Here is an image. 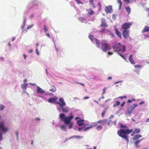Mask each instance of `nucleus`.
<instances>
[{
  "label": "nucleus",
  "instance_id": "nucleus-1",
  "mask_svg": "<svg viewBox=\"0 0 149 149\" xmlns=\"http://www.w3.org/2000/svg\"><path fill=\"white\" fill-rule=\"evenodd\" d=\"M118 127H120L121 129L118 130L117 134L126 140L127 142V145L129 142L127 135L132 132L133 129L129 130L127 126L120 123H118Z\"/></svg>",
  "mask_w": 149,
  "mask_h": 149
},
{
  "label": "nucleus",
  "instance_id": "nucleus-2",
  "mask_svg": "<svg viewBox=\"0 0 149 149\" xmlns=\"http://www.w3.org/2000/svg\"><path fill=\"white\" fill-rule=\"evenodd\" d=\"M77 123L79 126H85L84 127H79L78 130L79 131H86L93 127V126L91 125L87 126L88 124H85L84 122H77Z\"/></svg>",
  "mask_w": 149,
  "mask_h": 149
},
{
  "label": "nucleus",
  "instance_id": "nucleus-3",
  "mask_svg": "<svg viewBox=\"0 0 149 149\" xmlns=\"http://www.w3.org/2000/svg\"><path fill=\"white\" fill-rule=\"evenodd\" d=\"M4 122H0V141L3 140V135L7 133L8 130V127L4 125Z\"/></svg>",
  "mask_w": 149,
  "mask_h": 149
},
{
  "label": "nucleus",
  "instance_id": "nucleus-4",
  "mask_svg": "<svg viewBox=\"0 0 149 149\" xmlns=\"http://www.w3.org/2000/svg\"><path fill=\"white\" fill-rule=\"evenodd\" d=\"M113 47L115 49V51H122L124 52L125 50V46L121 45L120 43H117L114 46H113Z\"/></svg>",
  "mask_w": 149,
  "mask_h": 149
},
{
  "label": "nucleus",
  "instance_id": "nucleus-5",
  "mask_svg": "<svg viewBox=\"0 0 149 149\" xmlns=\"http://www.w3.org/2000/svg\"><path fill=\"white\" fill-rule=\"evenodd\" d=\"M102 49L104 52L109 50L111 49V47L107 43L102 42L101 43Z\"/></svg>",
  "mask_w": 149,
  "mask_h": 149
},
{
  "label": "nucleus",
  "instance_id": "nucleus-6",
  "mask_svg": "<svg viewBox=\"0 0 149 149\" xmlns=\"http://www.w3.org/2000/svg\"><path fill=\"white\" fill-rule=\"evenodd\" d=\"M132 25V22L124 23L122 25V28L124 30H127L130 28Z\"/></svg>",
  "mask_w": 149,
  "mask_h": 149
},
{
  "label": "nucleus",
  "instance_id": "nucleus-7",
  "mask_svg": "<svg viewBox=\"0 0 149 149\" xmlns=\"http://www.w3.org/2000/svg\"><path fill=\"white\" fill-rule=\"evenodd\" d=\"M133 106L131 105L130 107H128L127 111L128 114H131L133 109L138 106L137 104H133Z\"/></svg>",
  "mask_w": 149,
  "mask_h": 149
},
{
  "label": "nucleus",
  "instance_id": "nucleus-8",
  "mask_svg": "<svg viewBox=\"0 0 149 149\" xmlns=\"http://www.w3.org/2000/svg\"><path fill=\"white\" fill-rule=\"evenodd\" d=\"M130 31L128 30H124L122 32V35L125 38H128L130 37Z\"/></svg>",
  "mask_w": 149,
  "mask_h": 149
},
{
  "label": "nucleus",
  "instance_id": "nucleus-9",
  "mask_svg": "<svg viewBox=\"0 0 149 149\" xmlns=\"http://www.w3.org/2000/svg\"><path fill=\"white\" fill-rule=\"evenodd\" d=\"M105 11L107 14L111 13L113 12L112 6L110 5L106 6L105 9Z\"/></svg>",
  "mask_w": 149,
  "mask_h": 149
},
{
  "label": "nucleus",
  "instance_id": "nucleus-10",
  "mask_svg": "<svg viewBox=\"0 0 149 149\" xmlns=\"http://www.w3.org/2000/svg\"><path fill=\"white\" fill-rule=\"evenodd\" d=\"M59 101L60 102H57V104H59L60 107H62L64 106L66 104L64 100L62 98H60L59 99Z\"/></svg>",
  "mask_w": 149,
  "mask_h": 149
},
{
  "label": "nucleus",
  "instance_id": "nucleus-11",
  "mask_svg": "<svg viewBox=\"0 0 149 149\" xmlns=\"http://www.w3.org/2000/svg\"><path fill=\"white\" fill-rule=\"evenodd\" d=\"M101 24L100 25V27H107L108 26L107 22H106V20L105 18H102L101 19Z\"/></svg>",
  "mask_w": 149,
  "mask_h": 149
},
{
  "label": "nucleus",
  "instance_id": "nucleus-12",
  "mask_svg": "<svg viewBox=\"0 0 149 149\" xmlns=\"http://www.w3.org/2000/svg\"><path fill=\"white\" fill-rule=\"evenodd\" d=\"M58 98L56 96H55L53 98H49L48 99V101L50 103L53 102L54 103H56L57 102L56 101L58 100Z\"/></svg>",
  "mask_w": 149,
  "mask_h": 149
},
{
  "label": "nucleus",
  "instance_id": "nucleus-13",
  "mask_svg": "<svg viewBox=\"0 0 149 149\" xmlns=\"http://www.w3.org/2000/svg\"><path fill=\"white\" fill-rule=\"evenodd\" d=\"M57 126L60 127V129L61 130L64 131H66V125L65 124V122H64V123L63 125H61L60 126H59V125H58Z\"/></svg>",
  "mask_w": 149,
  "mask_h": 149
},
{
  "label": "nucleus",
  "instance_id": "nucleus-14",
  "mask_svg": "<svg viewBox=\"0 0 149 149\" xmlns=\"http://www.w3.org/2000/svg\"><path fill=\"white\" fill-rule=\"evenodd\" d=\"M65 122V124L66 125V126L68 125L70 129H71L72 127L73 123L72 122Z\"/></svg>",
  "mask_w": 149,
  "mask_h": 149
},
{
  "label": "nucleus",
  "instance_id": "nucleus-15",
  "mask_svg": "<svg viewBox=\"0 0 149 149\" xmlns=\"http://www.w3.org/2000/svg\"><path fill=\"white\" fill-rule=\"evenodd\" d=\"M142 136V135L140 134H137L134 136L132 138V139L134 141L135 140H137L138 139L140 138Z\"/></svg>",
  "mask_w": 149,
  "mask_h": 149
},
{
  "label": "nucleus",
  "instance_id": "nucleus-16",
  "mask_svg": "<svg viewBox=\"0 0 149 149\" xmlns=\"http://www.w3.org/2000/svg\"><path fill=\"white\" fill-rule=\"evenodd\" d=\"M129 60L130 62L132 64L134 65L135 64V62L134 60L132 59V55H130L129 58Z\"/></svg>",
  "mask_w": 149,
  "mask_h": 149
},
{
  "label": "nucleus",
  "instance_id": "nucleus-17",
  "mask_svg": "<svg viewBox=\"0 0 149 149\" xmlns=\"http://www.w3.org/2000/svg\"><path fill=\"white\" fill-rule=\"evenodd\" d=\"M115 33L119 37L121 38V33L117 29L115 28Z\"/></svg>",
  "mask_w": 149,
  "mask_h": 149
},
{
  "label": "nucleus",
  "instance_id": "nucleus-18",
  "mask_svg": "<svg viewBox=\"0 0 149 149\" xmlns=\"http://www.w3.org/2000/svg\"><path fill=\"white\" fill-rule=\"evenodd\" d=\"M148 31H149V26H146L144 27V28L142 31L143 33Z\"/></svg>",
  "mask_w": 149,
  "mask_h": 149
},
{
  "label": "nucleus",
  "instance_id": "nucleus-19",
  "mask_svg": "<svg viewBox=\"0 0 149 149\" xmlns=\"http://www.w3.org/2000/svg\"><path fill=\"white\" fill-rule=\"evenodd\" d=\"M37 88V93H45L44 91L39 87L38 86Z\"/></svg>",
  "mask_w": 149,
  "mask_h": 149
},
{
  "label": "nucleus",
  "instance_id": "nucleus-20",
  "mask_svg": "<svg viewBox=\"0 0 149 149\" xmlns=\"http://www.w3.org/2000/svg\"><path fill=\"white\" fill-rule=\"evenodd\" d=\"M73 118L74 116L72 115H71L69 117H66L65 118V120L64 121H70Z\"/></svg>",
  "mask_w": 149,
  "mask_h": 149
},
{
  "label": "nucleus",
  "instance_id": "nucleus-21",
  "mask_svg": "<svg viewBox=\"0 0 149 149\" xmlns=\"http://www.w3.org/2000/svg\"><path fill=\"white\" fill-rule=\"evenodd\" d=\"M144 139V138H143L141 139H140L139 140H136V141L134 143V144L135 145V146L136 147H139V146H138V144L140 143V142H141Z\"/></svg>",
  "mask_w": 149,
  "mask_h": 149
},
{
  "label": "nucleus",
  "instance_id": "nucleus-22",
  "mask_svg": "<svg viewBox=\"0 0 149 149\" xmlns=\"http://www.w3.org/2000/svg\"><path fill=\"white\" fill-rule=\"evenodd\" d=\"M59 117L62 120V121H64L65 120V115L64 113H61L60 114Z\"/></svg>",
  "mask_w": 149,
  "mask_h": 149
},
{
  "label": "nucleus",
  "instance_id": "nucleus-23",
  "mask_svg": "<svg viewBox=\"0 0 149 149\" xmlns=\"http://www.w3.org/2000/svg\"><path fill=\"white\" fill-rule=\"evenodd\" d=\"M51 89L49 90V91H50L54 92L56 91V88L54 85H52L51 86Z\"/></svg>",
  "mask_w": 149,
  "mask_h": 149
},
{
  "label": "nucleus",
  "instance_id": "nucleus-24",
  "mask_svg": "<svg viewBox=\"0 0 149 149\" xmlns=\"http://www.w3.org/2000/svg\"><path fill=\"white\" fill-rule=\"evenodd\" d=\"M94 42L96 43V47L98 48H99L100 47V44L98 40L97 39H95V40L94 41Z\"/></svg>",
  "mask_w": 149,
  "mask_h": 149
},
{
  "label": "nucleus",
  "instance_id": "nucleus-25",
  "mask_svg": "<svg viewBox=\"0 0 149 149\" xmlns=\"http://www.w3.org/2000/svg\"><path fill=\"white\" fill-rule=\"evenodd\" d=\"M61 109L63 112H67L68 111V108H63V107H61L60 110Z\"/></svg>",
  "mask_w": 149,
  "mask_h": 149
},
{
  "label": "nucleus",
  "instance_id": "nucleus-26",
  "mask_svg": "<svg viewBox=\"0 0 149 149\" xmlns=\"http://www.w3.org/2000/svg\"><path fill=\"white\" fill-rule=\"evenodd\" d=\"M89 38L93 43H94V41L95 40V39H97L92 35H90L89 36Z\"/></svg>",
  "mask_w": 149,
  "mask_h": 149
},
{
  "label": "nucleus",
  "instance_id": "nucleus-27",
  "mask_svg": "<svg viewBox=\"0 0 149 149\" xmlns=\"http://www.w3.org/2000/svg\"><path fill=\"white\" fill-rule=\"evenodd\" d=\"M87 11H88V14L89 15H91L94 14V11L91 9L87 10Z\"/></svg>",
  "mask_w": 149,
  "mask_h": 149
},
{
  "label": "nucleus",
  "instance_id": "nucleus-28",
  "mask_svg": "<svg viewBox=\"0 0 149 149\" xmlns=\"http://www.w3.org/2000/svg\"><path fill=\"white\" fill-rule=\"evenodd\" d=\"M140 132L141 130L140 129L138 128H135L133 132V133H139Z\"/></svg>",
  "mask_w": 149,
  "mask_h": 149
},
{
  "label": "nucleus",
  "instance_id": "nucleus-29",
  "mask_svg": "<svg viewBox=\"0 0 149 149\" xmlns=\"http://www.w3.org/2000/svg\"><path fill=\"white\" fill-rule=\"evenodd\" d=\"M125 9L128 14L129 15L131 12V10L130 8L129 7L127 6L125 7Z\"/></svg>",
  "mask_w": 149,
  "mask_h": 149
},
{
  "label": "nucleus",
  "instance_id": "nucleus-30",
  "mask_svg": "<svg viewBox=\"0 0 149 149\" xmlns=\"http://www.w3.org/2000/svg\"><path fill=\"white\" fill-rule=\"evenodd\" d=\"M99 123L101 124H107L108 125H110V122H98Z\"/></svg>",
  "mask_w": 149,
  "mask_h": 149
},
{
  "label": "nucleus",
  "instance_id": "nucleus-31",
  "mask_svg": "<svg viewBox=\"0 0 149 149\" xmlns=\"http://www.w3.org/2000/svg\"><path fill=\"white\" fill-rule=\"evenodd\" d=\"M120 104V102L119 101H117L116 102V103L115 104H114L113 105V107H116L117 106L119 105Z\"/></svg>",
  "mask_w": 149,
  "mask_h": 149
},
{
  "label": "nucleus",
  "instance_id": "nucleus-32",
  "mask_svg": "<svg viewBox=\"0 0 149 149\" xmlns=\"http://www.w3.org/2000/svg\"><path fill=\"white\" fill-rule=\"evenodd\" d=\"M118 3L119 4V9L120 10L121 8V7L122 4V3L121 0H117Z\"/></svg>",
  "mask_w": 149,
  "mask_h": 149
},
{
  "label": "nucleus",
  "instance_id": "nucleus-33",
  "mask_svg": "<svg viewBox=\"0 0 149 149\" xmlns=\"http://www.w3.org/2000/svg\"><path fill=\"white\" fill-rule=\"evenodd\" d=\"M27 85V84H22L21 85V87L22 89H26V87Z\"/></svg>",
  "mask_w": 149,
  "mask_h": 149
},
{
  "label": "nucleus",
  "instance_id": "nucleus-34",
  "mask_svg": "<svg viewBox=\"0 0 149 149\" xmlns=\"http://www.w3.org/2000/svg\"><path fill=\"white\" fill-rule=\"evenodd\" d=\"M36 3H36V1L34 0V1H32L31 2V3L30 4V5L31 6H33V5L34 4Z\"/></svg>",
  "mask_w": 149,
  "mask_h": 149
},
{
  "label": "nucleus",
  "instance_id": "nucleus-35",
  "mask_svg": "<svg viewBox=\"0 0 149 149\" xmlns=\"http://www.w3.org/2000/svg\"><path fill=\"white\" fill-rule=\"evenodd\" d=\"M102 129V127L101 125L98 126L96 128V129L98 130H100Z\"/></svg>",
  "mask_w": 149,
  "mask_h": 149
},
{
  "label": "nucleus",
  "instance_id": "nucleus-36",
  "mask_svg": "<svg viewBox=\"0 0 149 149\" xmlns=\"http://www.w3.org/2000/svg\"><path fill=\"white\" fill-rule=\"evenodd\" d=\"M75 120H77V121H84V120H81L79 117H77L76 118H75Z\"/></svg>",
  "mask_w": 149,
  "mask_h": 149
},
{
  "label": "nucleus",
  "instance_id": "nucleus-37",
  "mask_svg": "<svg viewBox=\"0 0 149 149\" xmlns=\"http://www.w3.org/2000/svg\"><path fill=\"white\" fill-rule=\"evenodd\" d=\"M4 106L2 104H0V110L1 111L3 110L4 108Z\"/></svg>",
  "mask_w": 149,
  "mask_h": 149
},
{
  "label": "nucleus",
  "instance_id": "nucleus-38",
  "mask_svg": "<svg viewBox=\"0 0 149 149\" xmlns=\"http://www.w3.org/2000/svg\"><path fill=\"white\" fill-rule=\"evenodd\" d=\"M83 138V136H79L76 135V138L75 139H82Z\"/></svg>",
  "mask_w": 149,
  "mask_h": 149
},
{
  "label": "nucleus",
  "instance_id": "nucleus-39",
  "mask_svg": "<svg viewBox=\"0 0 149 149\" xmlns=\"http://www.w3.org/2000/svg\"><path fill=\"white\" fill-rule=\"evenodd\" d=\"M106 112V111L105 110L104 111L102 112V113L101 115L102 117H103L104 115L105 114Z\"/></svg>",
  "mask_w": 149,
  "mask_h": 149
},
{
  "label": "nucleus",
  "instance_id": "nucleus-40",
  "mask_svg": "<svg viewBox=\"0 0 149 149\" xmlns=\"http://www.w3.org/2000/svg\"><path fill=\"white\" fill-rule=\"evenodd\" d=\"M106 89H107V88H104L102 89L103 92H102V95L105 93V91H106Z\"/></svg>",
  "mask_w": 149,
  "mask_h": 149
},
{
  "label": "nucleus",
  "instance_id": "nucleus-41",
  "mask_svg": "<svg viewBox=\"0 0 149 149\" xmlns=\"http://www.w3.org/2000/svg\"><path fill=\"white\" fill-rule=\"evenodd\" d=\"M118 54H119V55L120 56L123 58L125 60H126V58L125 57V56H123V55L119 53H118Z\"/></svg>",
  "mask_w": 149,
  "mask_h": 149
},
{
  "label": "nucleus",
  "instance_id": "nucleus-42",
  "mask_svg": "<svg viewBox=\"0 0 149 149\" xmlns=\"http://www.w3.org/2000/svg\"><path fill=\"white\" fill-rule=\"evenodd\" d=\"M118 98H120L121 99H123L124 98H127V96H120L119 97H118Z\"/></svg>",
  "mask_w": 149,
  "mask_h": 149
},
{
  "label": "nucleus",
  "instance_id": "nucleus-43",
  "mask_svg": "<svg viewBox=\"0 0 149 149\" xmlns=\"http://www.w3.org/2000/svg\"><path fill=\"white\" fill-rule=\"evenodd\" d=\"M44 29L45 31V32H46L47 31H48V30L47 29V27L46 26V25H44Z\"/></svg>",
  "mask_w": 149,
  "mask_h": 149
},
{
  "label": "nucleus",
  "instance_id": "nucleus-44",
  "mask_svg": "<svg viewBox=\"0 0 149 149\" xmlns=\"http://www.w3.org/2000/svg\"><path fill=\"white\" fill-rule=\"evenodd\" d=\"M75 0L79 4H83V3L82 2H81L80 0Z\"/></svg>",
  "mask_w": 149,
  "mask_h": 149
},
{
  "label": "nucleus",
  "instance_id": "nucleus-45",
  "mask_svg": "<svg viewBox=\"0 0 149 149\" xmlns=\"http://www.w3.org/2000/svg\"><path fill=\"white\" fill-rule=\"evenodd\" d=\"M142 66V65H134V67L135 68H139L141 67Z\"/></svg>",
  "mask_w": 149,
  "mask_h": 149
},
{
  "label": "nucleus",
  "instance_id": "nucleus-46",
  "mask_svg": "<svg viewBox=\"0 0 149 149\" xmlns=\"http://www.w3.org/2000/svg\"><path fill=\"white\" fill-rule=\"evenodd\" d=\"M18 131H17L16 132V133H15V134L16 136H17V140H18Z\"/></svg>",
  "mask_w": 149,
  "mask_h": 149
},
{
  "label": "nucleus",
  "instance_id": "nucleus-47",
  "mask_svg": "<svg viewBox=\"0 0 149 149\" xmlns=\"http://www.w3.org/2000/svg\"><path fill=\"white\" fill-rule=\"evenodd\" d=\"M145 10L146 12H148V16H149V8H146Z\"/></svg>",
  "mask_w": 149,
  "mask_h": 149
},
{
  "label": "nucleus",
  "instance_id": "nucleus-48",
  "mask_svg": "<svg viewBox=\"0 0 149 149\" xmlns=\"http://www.w3.org/2000/svg\"><path fill=\"white\" fill-rule=\"evenodd\" d=\"M76 138V135H74L73 136H72L68 138V139H71L73 138V139H75Z\"/></svg>",
  "mask_w": 149,
  "mask_h": 149
},
{
  "label": "nucleus",
  "instance_id": "nucleus-49",
  "mask_svg": "<svg viewBox=\"0 0 149 149\" xmlns=\"http://www.w3.org/2000/svg\"><path fill=\"white\" fill-rule=\"evenodd\" d=\"M92 5L93 7V8H95V5L94 4V2H92L90 3Z\"/></svg>",
  "mask_w": 149,
  "mask_h": 149
},
{
  "label": "nucleus",
  "instance_id": "nucleus-50",
  "mask_svg": "<svg viewBox=\"0 0 149 149\" xmlns=\"http://www.w3.org/2000/svg\"><path fill=\"white\" fill-rule=\"evenodd\" d=\"M33 25H29V26L28 27H27V29H29L30 28H32L33 26Z\"/></svg>",
  "mask_w": 149,
  "mask_h": 149
},
{
  "label": "nucleus",
  "instance_id": "nucleus-51",
  "mask_svg": "<svg viewBox=\"0 0 149 149\" xmlns=\"http://www.w3.org/2000/svg\"><path fill=\"white\" fill-rule=\"evenodd\" d=\"M36 54L38 55H39V52H38V49L37 48H36Z\"/></svg>",
  "mask_w": 149,
  "mask_h": 149
},
{
  "label": "nucleus",
  "instance_id": "nucleus-52",
  "mask_svg": "<svg viewBox=\"0 0 149 149\" xmlns=\"http://www.w3.org/2000/svg\"><path fill=\"white\" fill-rule=\"evenodd\" d=\"M125 102H123L121 104V107H123L124 106V105H125Z\"/></svg>",
  "mask_w": 149,
  "mask_h": 149
},
{
  "label": "nucleus",
  "instance_id": "nucleus-53",
  "mask_svg": "<svg viewBox=\"0 0 149 149\" xmlns=\"http://www.w3.org/2000/svg\"><path fill=\"white\" fill-rule=\"evenodd\" d=\"M68 140V139L67 138H66L64 141V143L66 142Z\"/></svg>",
  "mask_w": 149,
  "mask_h": 149
},
{
  "label": "nucleus",
  "instance_id": "nucleus-54",
  "mask_svg": "<svg viewBox=\"0 0 149 149\" xmlns=\"http://www.w3.org/2000/svg\"><path fill=\"white\" fill-rule=\"evenodd\" d=\"M108 55H112L113 54V53L110 52H108Z\"/></svg>",
  "mask_w": 149,
  "mask_h": 149
},
{
  "label": "nucleus",
  "instance_id": "nucleus-55",
  "mask_svg": "<svg viewBox=\"0 0 149 149\" xmlns=\"http://www.w3.org/2000/svg\"><path fill=\"white\" fill-rule=\"evenodd\" d=\"M46 36H48V37H49V38L50 37V35L49 34V33H46Z\"/></svg>",
  "mask_w": 149,
  "mask_h": 149
},
{
  "label": "nucleus",
  "instance_id": "nucleus-56",
  "mask_svg": "<svg viewBox=\"0 0 149 149\" xmlns=\"http://www.w3.org/2000/svg\"><path fill=\"white\" fill-rule=\"evenodd\" d=\"M132 101V100H129L127 101V103H131Z\"/></svg>",
  "mask_w": 149,
  "mask_h": 149
},
{
  "label": "nucleus",
  "instance_id": "nucleus-57",
  "mask_svg": "<svg viewBox=\"0 0 149 149\" xmlns=\"http://www.w3.org/2000/svg\"><path fill=\"white\" fill-rule=\"evenodd\" d=\"M88 98H89V97H84V100H86V99H88Z\"/></svg>",
  "mask_w": 149,
  "mask_h": 149
},
{
  "label": "nucleus",
  "instance_id": "nucleus-58",
  "mask_svg": "<svg viewBox=\"0 0 149 149\" xmlns=\"http://www.w3.org/2000/svg\"><path fill=\"white\" fill-rule=\"evenodd\" d=\"M144 103V102L143 101H142L139 103V104H143Z\"/></svg>",
  "mask_w": 149,
  "mask_h": 149
},
{
  "label": "nucleus",
  "instance_id": "nucleus-59",
  "mask_svg": "<svg viewBox=\"0 0 149 149\" xmlns=\"http://www.w3.org/2000/svg\"><path fill=\"white\" fill-rule=\"evenodd\" d=\"M15 40V38L14 37H13L12 38V41H13Z\"/></svg>",
  "mask_w": 149,
  "mask_h": 149
},
{
  "label": "nucleus",
  "instance_id": "nucleus-60",
  "mask_svg": "<svg viewBox=\"0 0 149 149\" xmlns=\"http://www.w3.org/2000/svg\"><path fill=\"white\" fill-rule=\"evenodd\" d=\"M125 1H126L128 3H129L130 1L129 0H124Z\"/></svg>",
  "mask_w": 149,
  "mask_h": 149
},
{
  "label": "nucleus",
  "instance_id": "nucleus-61",
  "mask_svg": "<svg viewBox=\"0 0 149 149\" xmlns=\"http://www.w3.org/2000/svg\"><path fill=\"white\" fill-rule=\"evenodd\" d=\"M23 56H24V59H26V57H27V55H25L24 54V55H23Z\"/></svg>",
  "mask_w": 149,
  "mask_h": 149
},
{
  "label": "nucleus",
  "instance_id": "nucleus-62",
  "mask_svg": "<svg viewBox=\"0 0 149 149\" xmlns=\"http://www.w3.org/2000/svg\"><path fill=\"white\" fill-rule=\"evenodd\" d=\"M78 84H80V85H82V86H84V84H82V83H79Z\"/></svg>",
  "mask_w": 149,
  "mask_h": 149
},
{
  "label": "nucleus",
  "instance_id": "nucleus-63",
  "mask_svg": "<svg viewBox=\"0 0 149 149\" xmlns=\"http://www.w3.org/2000/svg\"><path fill=\"white\" fill-rule=\"evenodd\" d=\"M36 120L39 121V120H40V119L38 118H37L36 119Z\"/></svg>",
  "mask_w": 149,
  "mask_h": 149
},
{
  "label": "nucleus",
  "instance_id": "nucleus-64",
  "mask_svg": "<svg viewBox=\"0 0 149 149\" xmlns=\"http://www.w3.org/2000/svg\"><path fill=\"white\" fill-rule=\"evenodd\" d=\"M107 79H112V78H111V77H108Z\"/></svg>",
  "mask_w": 149,
  "mask_h": 149
}]
</instances>
